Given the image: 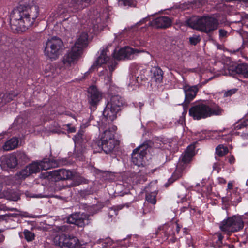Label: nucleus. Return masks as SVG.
I'll return each mask as SVG.
<instances>
[{"mask_svg":"<svg viewBox=\"0 0 248 248\" xmlns=\"http://www.w3.org/2000/svg\"><path fill=\"white\" fill-rule=\"evenodd\" d=\"M109 18V13L108 10H103L100 13L98 10H94L90 17L87 27H83V31L79 32L77 40L71 50L65 55L62 60L63 64L65 67L74 64L80 56L82 49L88 43V35L86 32L88 31L90 33L96 34L103 31L107 27L106 24Z\"/></svg>","mask_w":248,"mask_h":248,"instance_id":"nucleus-1","label":"nucleus"},{"mask_svg":"<svg viewBox=\"0 0 248 248\" xmlns=\"http://www.w3.org/2000/svg\"><path fill=\"white\" fill-rule=\"evenodd\" d=\"M123 102L119 96H112L110 100L108 102L104 110L103 118L98 123V128L100 132H103L99 136V139L94 140L92 144L94 152H100L103 150L106 153L111 152L118 144V141L114 138L115 128L113 130H105L107 124L114 120L120 110Z\"/></svg>","mask_w":248,"mask_h":248,"instance_id":"nucleus-2","label":"nucleus"},{"mask_svg":"<svg viewBox=\"0 0 248 248\" xmlns=\"http://www.w3.org/2000/svg\"><path fill=\"white\" fill-rule=\"evenodd\" d=\"M141 49H134L129 46H125L119 49H115L113 54V59L109 57L110 53L107 47H102L99 52V56L93 64L91 66L90 70L96 68L97 66H101L106 63L109 69V72L107 69L103 70L100 72L99 79L103 82L109 89H112L114 87L111 79L112 71L116 67L117 63L115 60H124V59H133L138 54L144 52Z\"/></svg>","mask_w":248,"mask_h":248,"instance_id":"nucleus-3","label":"nucleus"},{"mask_svg":"<svg viewBox=\"0 0 248 248\" xmlns=\"http://www.w3.org/2000/svg\"><path fill=\"white\" fill-rule=\"evenodd\" d=\"M19 6L11 14L13 30L24 31L35 22L39 15V7L34 0H18Z\"/></svg>","mask_w":248,"mask_h":248,"instance_id":"nucleus-4","label":"nucleus"},{"mask_svg":"<svg viewBox=\"0 0 248 248\" xmlns=\"http://www.w3.org/2000/svg\"><path fill=\"white\" fill-rule=\"evenodd\" d=\"M58 166L55 160L45 158L41 161H34L23 168L15 176V183H20L23 180L30 175L39 172L42 170H48Z\"/></svg>","mask_w":248,"mask_h":248,"instance_id":"nucleus-5","label":"nucleus"},{"mask_svg":"<svg viewBox=\"0 0 248 248\" xmlns=\"http://www.w3.org/2000/svg\"><path fill=\"white\" fill-rule=\"evenodd\" d=\"M96 0H71L69 4L64 3L59 5L55 11L51 13L48 18L49 22L55 19L60 18L64 20L68 19L66 13L68 11L67 6L74 7L76 9H83L90 4L94 3Z\"/></svg>","mask_w":248,"mask_h":248,"instance_id":"nucleus-6","label":"nucleus"},{"mask_svg":"<svg viewBox=\"0 0 248 248\" xmlns=\"http://www.w3.org/2000/svg\"><path fill=\"white\" fill-rule=\"evenodd\" d=\"M187 24L192 28L206 33L216 30L218 26L217 21L209 16H203L198 19L191 18L188 20Z\"/></svg>","mask_w":248,"mask_h":248,"instance_id":"nucleus-7","label":"nucleus"},{"mask_svg":"<svg viewBox=\"0 0 248 248\" xmlns=\"http://www.w3.org/2000/svg\"><path fill=\"white\" fill-rule=\"evenodd\" d=\"M195 155V145L191 144L188 146L185 153L182 155L179 159L176 169L172 175L174 180L181 177L186 172L187 164L190 162Z\"/></svg>","mask_w":248,"mask_h":248,"instance_id":"nucleus-8","label":"nucleus"},{"mask_svg":"<svg viewBox=\"0 0 248 248\" xmlns=\"http://www.w3.org/2000/svg\"><path fill=\"white\" fill-rule=\"evenodd\" d=\"M64 46L62 40L56 37L47 40L44 48L45 55L51 60H56L61 54Z\"/></svg>","mask_w":248,"mask_h":248,"instance_id":"nucleus-9","label":"nucleus"},{"mask_svg":"<svg viewBox=\"0 0 248 248\" xmlns=\"http://www.w3.org/2000/svg\"><path fill=\"white\" fill-rule=\"evenodd\" d=\"M132 74L129 77L127 83V88L130 91L137 89L140 83V81L147 78L149 71L142 66L133 64L131 66Z\"/></svg>","mask_w":248,"mask_h":248,"instance_id":"nucleus-10","label":"nucleus"},{"mask_svg":"<svg viewBox=\"0 0 248 248\" xmlns=\"http://www.w3.org/2000/svg\"><path fill=\"white\" fill-rule=\"evenodd\" d=\"M66 223L64 222L62 225H55L54 230L62 232L68 231L69 227L67 223L74 224L79 227H83L89 222V216L84 213H76L72 214L66 218Z\"/></svg>","mask_w":248,"mask_h":248,"instance_id":"nucleus-11","label":"nucleus"},{"mask_svg":"<svg viewBox=\"0 0 248 248\" xmlns=\"http://www.w3.org/2000/svg\"><path fill=\"white\" fill-rule=\"evenodd\" d=\"M244 227V222L239 216H234L223 220L220 224V230L229 234L230 232L239 231Z\"/></svg>","mask_w":248,"mask_h":248,"instance_id":"nucleus-12","label":"nucleus"},{"mask_svg":"<svg viewBox=\"0 0 248 248\" xmlns=\"http://www.w3.org/2000/svg\"><path fill=\"white\" fill-rule=\"evenodd\" d=\"M56 245L62 248H80L78 239L74 236L65 234L57 235L53 239Z\"/></svg>","mask_w":248,"mask_h":248,"instance_id":"nucleus-13","label":"nucleus"},{"mask_svg":"<svg viewBox=\"0 0 248 248\" xmlns=\"http://www.w3.org/2000/svg\"><path fill=\"white\" fill-rule=\"evenodd\" d=\"M190 116L194 120H200L209 117L206 104L200 103L191 107L189 111Z\"/></svg>","mask_w":248,"mask_h":248,"instance_id":"nucleus-14","label":"nucleus"},{"mask_svg":"<svg viewBox=\"0 0 248 248\" xmlns=\"http://www.w3.org/2000/svg\"><path fill=\"white\" fill-rule=\"evenodd\" d=\"M146 154L145 146L142 145L135 149L132 154V161L137 166H143L145 163L144 157Z\"/></svg>","mask_w":248,"mask_h":248,"instance_id":"nucleus-15","label":"nucleus"},{"mask_svg":"<svg viewBox=\"0 0 248 248\" xmlns=\"http://www.w3.org/2000/svg\"><path fill=\"white\" fill-rule=\"evenodd\" d=\"M88 125L86 124H82L81 125V129L79 131L78 133L74 136L73 140L75 144V152L76 156L78 157H80V155L83 149V143L84 142L83 138L84 131L83 129L85 128Z\"/></svg>","mask_w":248,"mask_h":248,"instance_id":"nucleus-16","label":"nucleus"},{"mask_svg":"<svg viewBox=\"0 0 248 248\" xmlns=\"http://www.w3.org/2000/svg\"><path fill=\"white\" fill-rule=\"evenodd\" d=\"M228 74L233 77L237 74L248 78V64H241L237 66L232 65L228 68Z\"/></svg>","mask_w":248,"mask_h":248,"instance_id":"nucleus-17","label":"nucleus"},{"mask_svg":"<svg viewBox=\"0 0 248 248\" xmlns=\"http://www.w3.org/2000/svg\"><path fill=\"white\" fill-rule=\"evenodd\" d=\"M183 89L185 95L184 103L187 104L195 97L199 90V86L185 85Z\"/></svg>","mask_w":248,"mask_h":248,"instance_id":"nucleus-18","label":"nucleus"},{"mask_svg":"<svg viewBox=\"0 0 248 248\" xmlns=\"http://www.w3.org/2000/svg\"><path fill=\"white\" fill-rule=\"evenodd\" d=\"M89 102L92 106H96L102 99V93L94 86H91L88 89Z\"/></svg>","mask_w":248,"mask_h":248,"instance_id":"nucleus-19","label":"nucleus"},{"mask_svg":"<svg viewBox=\"0 0 248 248\" xmlns=\"http://www.w3.org/2000/svg\"><path fill=\"white\" fill-rule=\"evenodd\" d=\"M49 173L55 181L70 179L73 176V173L72 171L65 169L55 170L50 171Z\"/></svg>","mask_w":248,"mask_h":248,"instance_id":"nucleus-20","label":"nucleus"},{"mask_svg":"<svg viewBox=\"0 0 248 248\" xmlns=\"http://www.w3.org/2000/svg\"><path fill=\"white\" fill-rule=\"evenodd\" d=\"M156 182L151 183L149 186L146 187V200L152 204H155L156 202V197L157 193L156 191Z\"/></svg>","mask_w":248,"mask_h":248,"instance_id":"nucleus-21","label":"nucleus"},{"mask_svg":"<svg viewBox=\"0 0 248 248\" xmlns=\"http://www.w3.org/2000/svg\"><path fill=\"white\" fill-rule=\"evenodd\" d=\"M171 20L167 16L158 17L150 23V25L155 28H165L171 25Z\"/></svg>","mask_w":248,"mask_h":248,"instance_id":"nucleus-22","label":"nucleus"},{"mask_svg":"<svg viewBox=\"0 0 248 248\" xmlns=\"http://www.w3.org/2000/svg\"><path fill=\"white\" fill-rule=\"evenodd\" d=\"M245 127H248L247 124L246 123V119L245 120H241L236 123H235L233 127L232 128V130L231 131V135H239L241 134V136L244 139H248V135L247 133H246L244 132H240L238 131V130H241L242 128H244Z\"/></svg>","mask_w":248,"mask_h":248,"instance_id":"nucleus-23","label":"nucleus"},{"mask_svg":"<svg viewBox=\"0 0 248 248\" xmlns=\"http://www.w3.org/2000/svg\"><path fill=\"white\" fill-rule=\"evenodd\" d=\"M206 105L209 117L213 115H219L222 114V109L215 103L210 102L206 104Z\"/></svg>","mask_w":248,"mask_h":248,"instance_id":"nucleus-24","label":"nucleus"},{"mask_svg":"<svg viewBox=\"0 0 248 248\" xmlns=\"http://www.w3.org/2000/svg\"><path fill=\"white\" fill-rule=\"evenodd\" d=\"M152 76V80L156 83H160L163 79V72L162 70L156 67H153L150 70Z\"/></svg>","mask_w":248,"mask_h":248,"instance_id":"nucleus-25","label":"nucleus"},{"mask_svg":"<svg viewBox=\"0 0 248 248\" xmlns=\"http://www.w3.org/2000/svg\"><path fill=\"white\" fill-rule=\"evenodd\" d=\"M18 144V139L16 138H12L5 143L3 148L5 151H9L16 148Z\"/></svg>","mask_w":248,"mask_h":248,"instance_id":"nucleus-26","label":"nucleus"},{"mask_svg":"<svg viewBox=\"0 0 248 248\" xmlns=\"http://www.w3.org/2000/svg\"><path fill=\"white\" fill-rule=\"evenodd\" d=\"M233 181H229L227 184V187L226 189L227 192L225 198H223V199H225L226 201H232L233 199V197L232 195V193L236 194L237 192V189L233 190L232 192L231 191L233 189Z\"/></svg>","mask_w":248,"mask_h":248,"instance_id":"nucleus-27","label":"nucleus"},{"mask_svg":"<svg viewBox=\"0 0 248 248\" xmlns=\"http://www.w3.org/2000/svg\"><path fill=\"white\" fill-rule=\"evenodd\" d=\"M223 236L220 233H216L213 236L212 239V245L214 247L217 248H219L222 244V240Z\"/></svg>","mask_w":248,"mask_h":248,"instance_id":"nucleus-28","label":"nucleus"},{"mask_svg":"<svg viewBox=\"0 0 248 248\" xmlns=\"http://www.w3.org/2000/svg\"><path fill=\"white\" fill-rule=\"evenodd\" d=\"M228 152V149L223 145H219L216 148V154L220 157L223 156Z\"/></svg>","mask_w":248,"mask_h":248,"instance_id":"nucleus-29","label":"nucleus"},{"mask_svg":"<svg viewBox=\"0 0 248 248\" xmlns=\"http://www.w3.org/2000/svg\"><path fill=\"white\" fill-rule=\"evenodd\" d=\"M6 164L9 168H15L17 165V160L16 156H10L6 160Z\"/></svg>","mask_w":248,"mask_h":248,"instance_id":"nucleus-30","label":"nucleus"},{"mask_svg":"<svg viewBox=\"0 0 248 248\" xmlns=\"http://www.w3.org/2000/svg\"><path fill=\"white\" fill-rule=\"evenodd\" d=\"M102 246L103 248H114V244L112 240L109 238L103 240L102 242Z\"/></svg>","mask_w":248,"mask_h":248,"instance_id":"nucleus-31","label":"nucleus"},{"mask_svg":"<svg viewBox=\"0 0 248 248\" xmlns=\"http://www.w3.org/2000/svg\"><path fill=\"white\" fill-rule=\"evenodd\" d=\"M24 234L25 238L28 242L31 241L34 239L35 235L34 233L30 232L28 230H24Z\"/></svg>","mask_w":248,"mask_h":248,"instance_id":"nucleus-32","label":"nucleus"},{"mask_svg":"<svg viewBox=\"0 0 248 248\" xmlns=\"http://www.w3.org/2000/svg\"><path fill=\"white\" fill-rule=\"evenodd\" d=\"M202 187L201 192L202 193V195L203 196L204 195H206L211 192L212 187L210 186L209 184H207L206 186H204L202 183Z\"/></svg>","mask_w":248,"mask_h":248,"instance_id":"nucleus-33","label":"nucleus"},{"mask_svg":"<svg viewBox=\"0 0 248 248\" xmlns=\"http://www.w3.org/2000/svg\"><path fill=\"white\" fill-rule=\"evenodd\" d=\"M200 41L199 35L194 34L189 38V42L191 45H195Z\"/></svg>","mask_w":248,"mask_h":248,"instance_id":"nucleus-34","label":"nucleus"},{"mask_svg":"<svg viewBox=\"0 0 248 248\" xmlns=\"http://www.w3.org/2000/svg\"><path fill=\"white\" fill-rule=\"evenodd\" d=\"M16 157L17 159H18L22 162H26L28 159L27 155L25 154V153L22 152L18 153Z\"/></svg>","mask_w":248,"mask_h":248,"instance_id":"nucleus-35","label":"nucleus"},{"mask_svg":"<svg viewBox=\"0 0 248 248\" xmlns=\"http://www.w3.org/2000/svg\"><path fill=\"white\" fill-rule=\"evenodd\" d=\"M119 2L125 6H132L135 5L133 0H119Z\"/></svg>","mask_w":248,"mask_h":248,"instance_id":"nucleus-36","label":"nucleus"},{"mask_svg":"<svg viewBox=\"0 0 248 248\" xmlns=\"http://www.w3.org/2000/svg\"><path fill=\"white\" fill-rule=\"evenodd\" d=\"M131 240H132L133 241L135 242V245H138L139 243H142L144 241V239L142 237L138 235L133 236L131 238Z\"/></svg>","mask_w":248,"mask_h":248,"instance_id":"nucleus-37","label":"nucleus"},{"mask_svg":"<svg viewBox=\"0 0 248 248\" xmlns=\"http://www.w3.org/2000/svg\"><path fill=\"white\" fill-rule=\"evenodd\" d=\"M219 37L220 39H222L226 37L228 35V32L227 31L223 29H220L219 31Z\"/></svg>","mask_w":248,"mask_h":248,"instance_id":"nucleus-38","label":"nucleus"},{"mask_svg":"<svg viewBox=\"0 0 248 248\" xmlns=\"http://www.w3.org/2000/svg\"><path fill=\"white\" fill-rule=\"evenodd\" d=\"M236 91H237V90L236 89H231L230 90H228V91L225 92L224 93V95L226 96H231V95L234 94L236 93Z\"/></svg>","mask_w":248,"mask_h":248,"instance_id":"nucleus-39","label":"nucleus"},{"mask_svg":"<svg viewBox=\"0 0 248 248\" xmlns=\"http://www.w3.org/2000/svg\"><path fill=\"white\" fill-rule=\"evenodd\" d=\"M0 98H1V103H5L12 99V98L11 96L7 99V95L6 94H0Z\"/></svg>","mask_w":248,"mask_h":248,"instance_id":"nucleus-40","label":"nucleus"},{"mask_svg":"<svg viewBox=\"0 0 248 248\" xmlns=\"http://www.w3.org/2000/svg\"><path fill=\"white\" fill-rule=\"evenodd\" d=\"M66 126L67 127L68 129L67 130L69 132H74L76 131V128L74 126H71L70 124H68L66 125Z\"/></svg>","mask_w":248,"mask_h":248,"instance_id":"nucleus-41","label":"nucleus"},{"mask_svg":"<svg viewBox=\"0 0 248 248\" xmlns=\"http://www.w3.org/2000/svg\"><path fill=\"white\" fill-rule=\"evenodd\" d=\"M133 45L135 46H144V42L140 40H136L133 43Z\"/></svg>","mask_w":248,"mask_h":248,"instance_id":"nucleus-42","label":"nucleus"},{"mask_svg":"<svg viewBox=\"0 0 248 248\" xmlns=\"http://www.w3.org/2000/svg\"><path fill=\"white\" fill-rule=\"evenodd\" d=\"M178 197L180 199L179 202H184L187 201V198L183 195H178Z\"/></svg>","mask_w":248,"mask_h":248,"instance_id":"nucleus-43","label":"nucleus"},{"mask_svg":"<svg viewBox=\"0 0 248 248\" xmlns=\"http://www.w3.org/2000/svg\"><path fill=\"white\" fill-rule=\"evenodd\" d=\"M78 179V181L76 182L74 184V186L78 185L80 184H82L84 182V179L81 177L79 176Z\"/></svg>","mask_w":248,"mask_h":248,"instance_id":"nucleus-44","label":"nucleus"},{"mask_svg":"<svg viewBox=\"0 0 248 248\" xmlns=\"http://www.w3.org/2000/svg\"><path fill=\"white\" fill-rule=\"evenodd\" d=\"M217 182L220 184H224L226 183V181L223 178L219 177L217 179Z\"/></svg>","mask_w":248,"mask_h":248,"instance_id":"nucleus-45","label":"nucleus"},{"mask_svg":"<svg viewBox=\"0 0 248 248\" xmlns=\"http://www.w3.org/2000/svg\"><path fill=\"white\" fill-rule=\"evenodd\" d=\"M241 17L242 19L247 20L248 21V14L246 13H242L241 14Z\"/></svg>","mask_w":248,"mask_h":248,"instance_id":"nucleus-46","label":"nucleus"},{"mask_svg":"<svg viewBox=\"0 0 248 248\" xmlns=\"http://www.w3.org/2000/svg\"><path fill=\"white\" fill-rule=\"evenodd\" d=\"M148 20V17H145L143 19H142L141 20H140L139 22L137 23V25H141V24L143 23H145L146 21H147Z\"/></svg>","mask_w":248,"mask_h":248,"instance_id":"nucleus-47","label":"nucleus"},{"mask_svg":"<svg viewBox=\"0 0 248 248\" xmlns=\"http://www.w3.org/2000/svg\"><path fill=\"white\" fill-rule=\"evenodd\" d=\"M222 138L227 141H230L232 140L230 135L227 136V137L223 136Z\"/></svg>","mask_w":248,"mask_h":248,"instance_id":"nucleus-48","label":"nucleus"},{"mask_svg":"<svg viewBox=\"0 0 248 248\" xmlns=\"http://www.w3.org/2000/svg\"><path fill=\"white\" fill-rule=\"evenodd\" d=\"M234 161V158L233 156H230L229 157V161L230 163H233Z\"/></svg>","mask_w":248,"mask_h":248,"instance_id":"nucleus-49","label":"nucleus"},{"mask_svg":"<svg viewBox=\"0 0 248 248\" xmlns=\"http://www.w3.org/2000/svg\"><path fill=\"white\" fill-rule=\"evenodd\" d=\"M214 170H217V172L219 171V168L218 167V164L215 163L213 166Z\"/></svg>","mask_w":248,"mask_h":248,"instance_id":"nucleus-50","label":"nucleus"},{"mask_svg":"<svg viewBox=\"0 0 248 248\" xmlns=\"http://www.w3.org/2000/svg\"><path fill=\"white\" fill-rule=\"evenodd\" d=\"M189 206V202H187V204H186L185 206L183 207V208L181 209L182 211H184V209L187 208Z\"/></svg>","mask_w":248,"mask_h":248,"instance_id":"nucleus-51","label":"nucleus"},{"mask_svg":"<svg viewBox=\"0 0 248 248\" xmlns=\"http://www.w3.org/2000/svg\"><path fill=\"white\" fill-rule=\"evenodd\" d=\"M4 239V237L3 234L0 232V242H2Z\"/></svg>","mask_w":248,"mask_h":248,"instance_id":"nucleus-52","label":"nucleus"},{"mask_svg":"<svg viewBox=\"0 0 248 248\" xmlns=\"http://www.w3.org/2000/svg\"><path fill=\"white\" fill-rule=\"evenodd\" d=\"M18 199H19V196L18 195H16L14 197L12 198L11 199V200L13 201H16L18 200Z\"/></svg>","mask_w":248,"mask_h":248,"instance_id":"nucleus-53","label":"nucleus"},{"mask_svg":"<svg viewBox=\"0 0 248 248\" xmlns=\"http://www.w3.org/2000/svg\"><path fill=\"white\" fill-rule=\"evenodd\" d=\"M245 38H246L247 41L248 42V33H247L246 34Z\"/></svg>","mask_w":248,"mask_h":248,"instance_id":"nucleus-54","label":"nucleus"},{"mask_svg":"<svg viewBox=\"0 0 248 248\" xmlns=\"http://www.w3.org/2000/svg\"><path fill=\"white\" fill-rule=\"evenodd\" d=\"M111 212H115V211L113 209H110V210L109 211V215H110V214H111Z\"/></svg>","mask_w":248,"mask_h":248,"instance_id":"nucleus-55","label":"nucleus"},{"mask_svg":"<svg viewBox=\"0 0 248 248\" xmlns=\"http://www.w3.org/2000/svg\"><path fill=\"white\" fill-rule=\"evenodd\" d=\"M95 69H96V68H94V69H92L91 70H90V69H91V68H90V69H89V71H87V73H89V72H92V71L94 70Z\"/></svg>","mask_w":248,"mask_h":248,"instance_id":"nucleus-56","label":"nucleus"},{"mask_svg":"<svg viewBox=\"0 0 248 248\" xmlns=\"http://www.w3.org/2000/svg\"><path fill=\"white\" fill-rule=\"evenodd\" d=\"M95 69H96V68H94V69H92L91 70H90V69H91V68H90V69H89V71H87V73H89V72H92V71L94 70Z\"/></svg>","mask_w":248,"mask_h":248,"instance_id":"nucleus-57","label":"nucleus"},{"mask_svg":"<svg viewBox=\"0 0 248 248\" xmlns=\"http://www.w3.org/2000/svg\"><path fill=\"white\" fill-rule=\"evenodd\" d=\"M179 229H180V228H179V227H178V225H177V232H178V231H179Z\"/></svg>","mask_w":248,"mask_h":248,"instance_id":"nucleus-58","label":"nucleus"},{"mask_svg":"<svg viewBox=\"0 0 248 248\" xmlns=\"http://www.w3.org/2000/svg\"><path fill=\"white\" fill-rule=\"evenodd\" d=\"M246 123L247 124V125H248V119H246Z\"/></svg>","mask_w":248,"mask_h":248,"instance_id":"nucleus-59","label":"nucleus"},{"mask_svg":"<svg viewBox=\"0 0 248 248\" xmlns=\"http://www.w3.org/2000/svg\"><path fill=\"white\" fill-rule=\"evenodd\" d=\"M213 134H214V135L215 136V135H216L217 134V132H214L213 133Z\"/></svg>","mask_w":248,"mask_h":248,"instance_id":"nucleus-60","label":"nucleus"},{"mask_svg":"<svg viewBox=\"0 0 248 248\" xmlns=\"http://www.w3.org/2000/svg\"><path fill=\"white\" fill-rule=\"evenodd\" d=\"M246 184L247 185H248V179L246 181Z\"/></svg>","mask_w":248,"mask_h":248,"instance_id":"nucleus-61","label":"nucleus"},{"mask_svg":"<svg viewBox=\"0 0 248 248\" xmlns=\"http://www.w3.org/2000/svg\"><path fill=\"white\" fill-rule=\"evenodd\" d=\"M47 76H51L50 74H48L46 75Z\"/></svg>","mask_w":248,"mask_h":248,"instance_id":"nucleus-62","label":"nucleus"},{"mask_svg":"<svg viewBox=\"0 0 248 248\" xmlns=\"http://www.w3.org/2000/svg\"><path fill=\"white\" fill-rule=\"evenodd\" d=\"M95 208V207H91L90 209V210H91L92 208Z\"/></svg>","mask_w":248,"mask_h":248,"instance_id":"nucleus-63","label":"nucleus"},{"mask_svg":"<svg viewBox=\"0 0 248 248\" xmlns=\"http://www.w3.org/2000/svg\"><path fill=\"white\" fill-rule=\"evenodd\" d=\"M197 186H200V184H198L197 185Z\"/></svg>","mask_w":248,"mask_h":248,"instance_id":"nucleus-64","label":"nucleus"}]
</instances>
